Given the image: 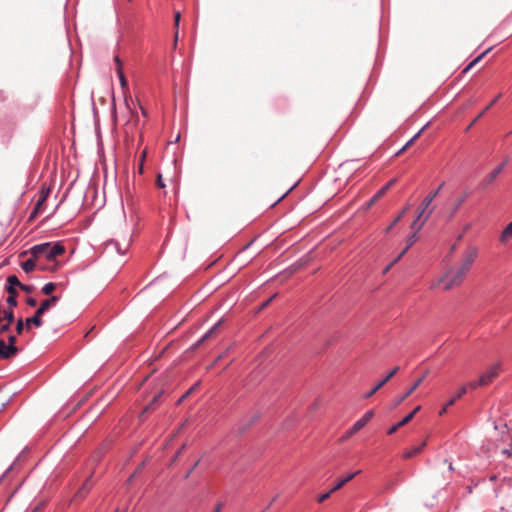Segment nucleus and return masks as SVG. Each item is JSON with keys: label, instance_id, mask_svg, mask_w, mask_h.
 <instances>
[{"label": "nucleus", "instance_id": "nucleus-50", "mask_svg": "<svg viewBox=\"0 0 512 512\" xmlns=\"http://www.w3.org/2000/svg\"><path fill=\"white\" fill-rule=\"evenodd\" d=\"M194 389V387L190 388L179 400V402H181L184 398H186L190 393H192V390Z\"/></svg>", "mask_w": 512, "mask_h": 512}, {"label": "nucleus", "instance_id": "nucleus-49", "mask_svg": "<svg viewBox=\"0 0 512 512\" xmlns=\"http://www.w3.org/2000/svg\"><path fill=\"white\" fill-rule=\"evenodd\" d=\"M194 389V387L190 388L179 400V402H181L184 398H186L190 393H192V390Z\"/></svg>", "mask_w": 512, "mask_h": 512}, {"label": "nucleus", "instance_id": "nucleus-19", "mask_svg": "<svg viewBox=\"0 0 512 512\" xmlns=\"http://www.w3.org/2000/svg\"><path fill=\"white\" fill-rule=\"evenodd\" d=\"M21 267L25 273L32 272L36 267V261L35 258H30L24 262H22Z\"/></svg>", "mask_w": 512, "mask_h": 512}, {"label": "nucleus", "instance_id": "nucleus-40", "mask_svg": "<svg viewBox=\"0 0 512 512\" xmlns=\"http://www.w3.org/2000/svg\"><path fill=\"white\" fill-rule=\"evenodd\" d=\"M156 184H157V186L159 188H164L165 187V184H164V181H163V178H162L161 174H158L157 180H156Z\"/></svg>", "mask_w": 512, "mask_h": 512}, {"label": "nucleus", "instance_id": "nucleus-18", "mask_svg": "<svg viewBox=\"0 0 512 512\" xmlns=\"http://www.w3.org/2000/svg\"><path fill=\"white\" fill-rule=\"evenodd\" d=\"M501 97V95H497L484 109L480 112L477 117L471 122L467 129H470Z\"/></svg>", "mask_w": 512, "mask_h": 512}, {"label": "nucleus", "instance_id": "nucleus-33", "mask_svg": "<svg viewBox=\"0 0 512 512\" xmlns=\"http://www.w3.org/2000/svg\"><path fill=\"white\" fill-rule=\"evenodd\" d=\"M4 318L7 320V323L11 324L14 321V312L12 310H5Z\"/></svg>", "mask_w": 512, "mask_h": 512}, {"label": "nucleus", "instance_id": "nucleus-55", "mask_svg": "<svg viewBox=\"0 0 512 512\" xmlns=\"http://www.w3.org/2000/svg\"><path fill=\"white\" fill-rule=\"evenodd\" d=\"M275 501V498L272 499V501L269 503V507L272 506V503Z\"/></svg>", "mask_w": 512, "mask_h": 512}, {"label": "nucleus", "instance_id": "nucleus-6", "mask_svg": "<svg viewBox=\"0 0 512 512\" xmlns=\"http://www.w3.org/2000/svg\"><path fill=\"white\" fill-rule=\"evenodd\" d=\"M509 162V158H505L502 163L495 167L489 174H487L479 183L478 188L485 190L487 189L504 170Z\"/></svg>", "mask_w": 512, "mask_h": 512}, {"label": "nucleus", "instance_id": "nucleus-58", "mask_svg": "<svg viewBox=\"0 0 512 512\" xmlns=\"http://www.w3.org/2000/svg\"><path fill=\"white\" fill-rule=\"evenodd\" d=\"M39 509V507H35L32 512H36Z\"/></svg>", "mask_w": 512, "mask_h": 512}, {"label": "nucleus", "instance_id": "nucleus-20", "mask_svg": "<svg viewBox=\"0 0 512 512\" xmlns=\"http://www.w3.org/2000/svg\"><path fill=\"white\" fill-rule=\"evenodd\" d=\"M490 48L485 50L479 56H477L474 60H472L462 71V73H467L472 67H474L488 52Z\"/></svg>", "mask_w": 512, "mask_h": 512}, {"label": "nucleus", "instance_id": "nucleus-15", "mask_svg": "<svg viewBox=\"0 0 512 512\" xmlns=\"http://www.w3.org/2000/svg\"><path fill=\"white\" fill-rule=\"evenodd\" d=\"M7 293L9 294V296L7 297L6 301H7V304L10 306V307H16L18 302H17V291L15 288H12V287H5Z\"/></svg>", "mask_w": 512, "mask_h": 512}, {"label": "nucleus", "instance_id": "nucleus-29", "mask_svg": "<svg viewBox=\"0 0 512 512\" xmlns=\"http://www.w3.org/2000/svg\"><path fill=\"white\" fill-rule=\"evenodd\" d=\"M222 319L218 320L206 333L208 335V338H211L215 333L218 331L219 327L222 324Z\"/></svg>", "mask_w": 512, "mask_h": 512}, {"label": "nucleus", "instance_id": "nucleus-35", "mask_svg": "<svg viewBox=\"0 0 512 512\" xmlns=\"http://www.w3.org/2000/svg\"><path fill=\"white\" fill-rule=\"evenodd\" d=\"M257 419H258V415H254V416L249 420V422H248L246 425H244L243 427H240V428H239V431H240V432H244V431L248 428V426L252 425V424H253Z\"/></svg>", "mask_w": 512, "mask_h": 512}, {"label": "nucleus", "instance_id": "nucleus-26", "mask_svg": "<svg viewBox=\"0 0 512 512\" xmlns=\"http://www.w3.org/2000/svg\"><path fill=\"white\" fill-rule=\"evenodd\" d=\"M56 289V283L54 282H48L46 283L42 288L41 292L44 295H50L54 290Z\"/></svg>", "mask_w": 512, "mask_h": 512}, {"label": "nucleus", "instance_id": "nucleus-44", "mask_svg": "<svg viewBox=\"0 0 512 512\" xmlns=\"http://www.w3.org/2000/svg\"><path fill=\"white\" fill-rule=\"evenodd\" d=\"M10 325H11L10 323H6V324L1 325L0 333H5V332L9 331Z\"/></svg>", "mask_w": 512, "mask_h": 512}, {"label": "nucleus", "instance_id": "nucleus-23", "mask_svg": "<svg viewBox=\"0 0 512 512\" xmlns=\"http://www.w3.org/2000/svg\"><path fill=\"white\" fill-rule=\"evenodd\" d=\"M509 238H512V221L505 227L500 236L501 241H506Z\"/></svg>", "mask_w": 512, "mask_h": 512}, {"label": "nucleus", "instance_id": "nucleus-27", "mask_svg": "<svg viewBox=\"0 0 512 512\" xmlns=\"http://www.w3.org/2000/svg\"><path fill=\"white\" fill-rule=\"evenodd\" d=\"M466 393V386H463L460 388V390L457 392L456 395H454V397H452L448 403H447V406H452L455 401L459 398H461L464 394Z\"/></svg>", "mask_w": 512, "mask_h": 512}, {"label": "nucleus", "instance_id": "nucleus-56", "mask_svg": "<svg viewBox=\"0 0 512 512\" xmlns=\"http://www.w3.org/2000/svg\"><path fill=\"white\" fill-rule=\"evenodd\" d=\"M141 110H142V113H143L144 115H146V111L144 110V108H142V107H141Z\"/></svg>", "mask_w": 512, "mask_h": 512}, {"label": "nucleus", "instance_id": "nucleus-11", "mask_svg": "<svg viewBox=\"0 0 512 512\" xmlns=\"http://www.w3.org/2000/svg\"><path fill=\"white\" fill-rule=\"evenodd\" d=\"M48 194H49V189L46 191H42L40 197L38 198V200L34 206V209L32 210V212L29 215V220H33L39 213H41L42 206L46 202Z\"/></svg>", "mask_w": 512, "mask_h": 512}, {"label": "nucleus", "instance_id": "nucleus-34", "mask_svg": "<svg viewBox=\"0 0 512 512\" xmlns=\"http://www.w3.org/2000/svg\"><path fill=\"white\" fill-rule=\"evenodd\" d=\"M389 189V184H386L384 187H382L376 194L375 196L371 199V202H373L375 199L381 197L382 195L385 194V192Z\"/></svg>", "mask_w": 512, "mask_h": 512}, {"label": "nucleus", "instance_id": "nucleus-4", "mask_svg": "<svg viewBox=\"0 0 512 512\" xmlns=\"http://www.w3.org/2000/svg\"><path fill=\"white\" fill-rule=\"evenodd\" d=\"M59 300L60 296L57 295H52L50 298L43 300L39 308L35 311L34 315L32 317L26 318V328L29 329L30 325H34L36 327L42 326V315L51 307H54Z\"/></svg>", "mask_w": 512, "mask_h": 512}, {"label": "nucleus", "instance_id": "nucleus-10", "mask_svg": "<svg viewBox=\"0 0 512 512\" xmlns=\"http://www.w3.org/2000/svg\"><path fill=\"white\" fill-rule=\"evenodd\" d=\"M18 353L17 347H12L0 338V359H10Z\"/></svg>", "mask_w": 512, "mask_h": 512}, {"label": "nucleus", "instance_id": "nucleus-43", "mask_svg": "<svg viewBox=\"0 0 512 512\" xmlns=\"http://www.w3.org/2000/svg\"><path fill=\"white\" fill-rule=\"evenodd\" d=\"M180 18H181V14L179 11H177L174 15V22H175V26L178 27L179 26V22H180Z\"/></svg>", "mask_w": 512, "mask_h": 512}, {"label": "nucleus", "instance_id": "nucleus-54", "mask_svg": "<svg viewBox=\"0 0 512 512\" xmlns=\"http://www.w3.org/2000/svg\"><path fill=\"white\" fill-rule=\"evenodd\" d=\"M395 182L394 179L390 180L387 184H389V187Z\"/></svg>", "mask_w": 512, "mask_h": 512}, {"label": "nucleus", "instance_id": "nucleus-48", "mask_svg": "<svg viewBox=\"0 0 512 512\" xmlns=\"http://www.w3.org/2000/svg\"><path fill=\"white\" fill-rule=\"evenodd\" d=\"M111 244L114 245L115 249L120 253V254H124V251H121L120 249V246H119V243L118 242H115V241H112Z\"/></svg>", "mask_w": 512, "mask_h": 512}, {"label": "nucleus", "instance_id": "nucleus-1", "mask_svg": "<svg viewBox=\"0 0 512 512\" xmlns=\"http://www.w3.org/2000/svg\"><path fill=\"white\" fill-rule=\"evenodd\" d=\"M477 256L478 249L476 247L471 246L465 250L460 266L450 267L438 280L439 283L444 284V290H450L454 287L460 286L463 283Z\"/></svg>", "mask_w": 512, "mask_h": 512}, {"label": "nucleus", "instance_id": "nucleus-30", "mask_svg": "<svg viewBox=\"0 0 512 512\" xmlns=\"http://www.w3.org/2000/svg\"><path fill=\"white\" fill-rule=\"evenodd\" d=\"M222 319L218 320L206 333L208 335V338H211L215 333L218 331L219 327L222 324Z\"/></svg>", "mask_w": 512, "mask_h": 512}, {"label": "nucleus", "instance_id": "nucleus-13", "mask_svg": "<svg viewBox=\"0 0 512 512\" xmlns=\"http://www.w3.org/2000/svg\"><path fill=\"white\" fill-rule=\"evenodd\" d=\"M426 377V373L424 375H422L420 378H418L412 385L411 387H409L405 393L403 395H401L399 397V399L397 400L396 404H400L402 403L409 395H411L419 386L420 384L423 382V380L425 379Z\"/></svg>", "mask_w": 512, "mask_h": 512}, {"label": "nucleus", "instance_id": "nucleus-8", "mask_svg": "<svg viewBox=\"0 0 512 512\" xmlns=\"http://www.w3.org/2000/svg\"><path fill=\"white\" fill-rule=\"evenodd\" d=\"M414 232L407 238V246L404 248V250L384 269V273L390 270V268L397 263L402 256L408 251V249L416 242L417 240V233L416 229H413Z\"/></svg>", "mask_w": 512, "mask_h": 512}, {"label": "nucleus", "instance_id": "nucleus-59", "mask_svg": "<svg viewBox=\"0 0 512 512\" xmlns=\"http://www.w3.org/2000/svg\"><path fill=\"white\" fill-rule=\"evenodd\" d=\"M115 512H119V510L117 509Z\"/></svg>", "mask_w": 512, "mask_h": 512}, {"label": "nucleus", "instance_id": "nucleus-37", "mask_svg": "<svg viewBox=\"0 0 512 512\" xmlns=\"http://www.w3.org/2000/svg\"><path fill=\"white\" fill-rule=\"evenodd\" d=\"M421 133V131H419L412 139H410L406 144L405 146L399 150L396 155H399L400 153H402L418 136L419 134Z\"/></svg>", "mask_w": 512, "mask_h": 512}, {"label": "nucleus", "instance_id": "nucleus-5", "mask_svg": "<svg viewBox=\"0 0 512 512\" xmlns=\"http://www.w3.org/2000/svg\"><path fill=\"white\" fill-rule=\"evenodd\" d=\"M374 416L373 410H368L365 414L357 420L352 427H350L341 437V440H346L359 432Z\"/></svg>", "mask_w": 512, "mask_h": 512}, {"label": "nucleus", "instance_id": "nucleus-3", "mask_svg": "<svg viewBox=\"0 0 512 512\" xmlns=\"http://www.w3.org/2000/svg\"><path fill=\"white\" fill-rule=\"evenodd\" d=\"M65 252L64 246L60 242L54 244L45 242L34 245L30 248L29 253L34 258L44 257L47 260H54L57 256L62 255Z\"/></svg>", "mask_w": 512, "mask_h": 512}, {"label": "nucleus", "instance_id": "nucleus-25", "mask_svg": "<svg viewBox=\"0 0 512 512\" xmlns=\"http://www.w3.org/2000/svg\"><path fill=\"white\" fill-rule=\"evenodd\" d=\"M91 477L92 476H89L86 479V481L84 482V484L82 485V487L78 490V495L82 496V495L86 494L89 491V489L92 486Z\"/></svg>", "mask_w": 512, "mask_h": 512}, {"label": "nucleus", "instance_id": "nucleus-17", "mask_svg": "<svg viewBox=\"0 0 512 512\" xmlns=\"http://www.w3.org/2000/svg\"><path fill=\"white\" fill-rule=\"evenodd\" d=\"M115 62L117 65V74L119 76L120 84L122 87H125L127 85V80L125 78V75L123 73L122 69V61L119 59L118 56L115 57Z\"/></svg>", "mask_w": 512, "mask_h": 512}, {"label": "nucleus", "instance_id": "nucleus-42", "mask_svg": "<svg viewBox=\"0 0 512 512\" xmlns=\"http://www.w3.org/2000/svg\"><path fill=\"white\" fill-rule=\"evenodd\" d=\"M16 341H17L16 336H14V335H10V336L8 337V343H7V344H8L9 346L16 347V345H15V344H16Z\"/></svg>", "mask_w": 512, "mask_h": 512}, {"label": "nucleus", "instance_id": "nucleus-47", "mask_svg": "<svg viewBox=\"0 0 512 512\" xmlns=\"http://www.w3.org/2000/svg\"><path fill=\"white\" fill-rule=\"evenodd\" d=\"M222 508H223V503H222V502H219V503L215 506V508H214V510H213L212 512H221Z\"/></svg>", "mask_w": 512, "mask_h": 512}, {"label": "nucleus", "instance_id": "nucleus-41", "mask_svg": "<svg viewBox=\"0 0 512 512\" xmlns=\"http://www.w3.org/2000/svg\"><path fill=\"white\" fill-rule=\"evenodd\" d=\"M26 304H27L28 306H30V307H34V306H36V305H37V301H36V299H35V298H33V297H28V298L26 299Z\"/></svg>", "mask_w": 512, "mask_h": 512}, {"label": "nucleus", "instance_id": "nucleus-52", "mask_svg": "<svg viewBox=\"0 0 512 512\" xmlns=\"http://www.w3.org/2000/svg\"><path fill=\"white\" fill-rule=\"evenodd\" d=\"M13 468V465H11L10 467L7 468V470L4 472V474L2 475V477L0 478V480L6 475L8 474Z\"/></svg>", "mask_w": 512, "mask_h": 512}, {"label": "nucleus", "instance_id": "nucleus-7", "mask_svg": "<svg viewBox=\"0 0 512 512\" xmlns=\"http://www.w3.org/2000/svg\"><path fill=\"white\" fill-rule=\"evenodd\" d=\"M499 372V365H492L487 370L480 375V383L483 384V386H487L498 376Z\"/></svg>", "mask_w": 512, "mask_h": 512}, {"label": "nucleus", "instance_id": "nucleus-14", "mask_svg": "<svg viewBox=\"0 0 512 512\" xmlns=\"http://www.w3.org/2000/svg\"><path fill=\"white\" fill-rule=\"evenodd\" d=\"M359 473L360 471H356L339 479L337 483L331 488V492H336L337 490L341 489L347 482L351 481Z\"/></svg>", "mask_w": 512, "mask_h": 512}, {"label": "nucleus", "instance_id": "nucleus-24", "mask_svg": "<svg viewBox=\"0 0 512 512\" xmlns=\"http://www.w3.org/2000/svg\"><path fill=\"white\" fill-rule=\"evenodd\" d=\"M162 391L158 392L157 394H155L152 398V400L150 401V403L145 407L144 409V412H147L149 410H152L154 409V406L158 403L159 399L161 398L162 396Z\"/></svg>", "mask_w": 512, "mask_h": 512}, {"label": "nucleus", "instance_id": "nucleus-39", "mask_svg": "<svg viewBox=\"0 0 512 512\" xmlns=\"http://www.w3.org/2000/svg\"><path fill=\"white\" fill-rule=\"evenodd\" d=\"M276 296H277V294L273 295L272 297H270L269 299H267L266 301H264V302L261 304V306H260L259 310H263L264 308H266V307L271 303V301H272Z\"/></svg>", "mask_w": 512, "mask_h": 512}, {"label": "nucleus", "instance_id": "nucleus-46", "mask_svg": "<svg viewBox=\"0 0 512 512\" xmlns=\"http://www.w3.org/2000/svg\"><path fill=\"white\" fill-rule=\"evenodd\" d=\"M207 339H209V338H208L207 333H205V334H203V335L201 336V338L197 341L196 345H197V346H198V345H200L201 343H203V342H204V341H206Z\"/></svg>", "mask_w": 512, "mask_h": 512}, {"label": "nucleus", "instance_id": "nucleus-28", "mask_svg": "<svg viewBox=\"0 0 512 512\" xmlns=\"http://www.w3.org/2000/svg\"><path fill=\"white\" fill-rule=\"evenodd\" d=\"M222 319L218 320L206 333L208 335V338H211L215 333L218 331L219 327L222 324Z\"/></svg>", "mask_w": 512, "mask_h": 512}, {"label": "nucleus", "instance_id": "nucleus-31", "mask_svg": "<svg viewBox=\"0 0 512 512\" xmlns=\"http://www.w3.org/2000/svg\"><path fill=\"white\" fill-rule=\"evenodd\" d=\"M26 324H25V321H23V319H18L17 323H16V332L17 334H22L23 331H24V328H25Z\"/></svg>", "mask_w": 512, "mask_h": 512}, {"label": "nucleus", "instance_id": "nucleus-36", "mask_svg": "<svg viewBox=\"0 0 512 512\" xmlns=\"http://www.w3.org/2000/svg\"><path fill=\"white\" fill-rule=\"evenodd\" d=\"M332 493H333V492H331V489H330L328 492H326V493H324V494H321V495L318 497V499H317L318 503H323L325 500H327V499L330 497V495H331Z\"/></svg>", "mask_w": 512, "mask_h": 512}, {"label": "nucleus", "instance_id": "nucleus-21", "mask_svg": "<svg viewBox=\"0 0 512 512\" xmlns=\"http://www.w3.org/2000/svg\"><path fill=\"white\" fill-rule=\"evenodd\" d=\"M468 195L469 194L466 192L456 200L451 216H453L457 212V210L463 205V203L467 200Z\"/></svg>", "mask_w": 512, "mask_h": 512}, {"label": "nucleus", "instance_id": "nucleus-16", "mask_svg": "<svg viewBox=\"0 0 512 512\" xmlns=\"http://www.w3.org/2000/svg\"><path fill=\"white\" fill-rule=\"evenodd\" d=\"M425 445H426V442L424 441L420 445H417V446L407 449L403 453V457L406 459L414 457L415 455L419 454L422 451V449Z\"/></svg>", "mask_w": 512, "mask_h": 512}, {"label": "nucleus", "instance_id": "nucleus-51", "mask_svg": "<svg viewBox=\"0 0 512 512\" xmlns=\"http://www.w3.org/2000/svg\"><path fill=\"white\" fill-rule=\"evenodd\" d=\"M449 406H447V404L445 406L442 407V409L440 410L439 414L440 415H443L444 413L447 412V409H448Z\"/></svg>", "mask_w": 512, "mask_h": 512}, {"label": "nucleus", "instance_id": "nucleus-22", "mask_svg": "<svg viewBox=\"0 0 512 512\" xmlns=\"http://www.w3.org/2000/svg\"><path fill=\"white\" fill-rule=\"evenodd\" d=\"M6 281H7L6 287H12V288L16 289V287H20V285H21V282L19 281V279L16 275H9L7 277Z\"/></svg>", "mask_w": 512, "mask_h": 512}, {"label": "nucleus", "instance_id": "nucleus-57", "mask_svg": "<svg viewBox=\"0 0 512 512\" xmlns=\"http://www.w3.org/2000/svg\"><path fill=\"white\" fill-rule=\"evenodd\" d=\"M404 214L400 213L397 217H400V219L403 217Z\"/></svg>", "mask_w": 512, "mask_h": 512}, {"label": "nucleus", "instance_id": "nucleus-45", "mask_svg": "<svg viewBox=\"0 0 512 512\" xmlns=\"http://www.w3.org/2000/svg\"><path fill=\"white\" fill-rule=\"evenodd\" d=\"M399 221H400V217H396V218L394 219V221H392V223L387 227L386 231H387V232H388V231H390V230L392 229V227H393L396 223H398Z\"/></svg>", "mask_w": 512, "mask_h": 512}, {"label": "nucleus", "instance_id": "nucleus-9", "mask_svg": "<svg viewBox=\"0 0 512 512\" xmlns=\"http://www.w3.org/2000/svg\"><path fill=\"white\" fill-rule=\"evenodd\" d=\"M399 370V367L393 368L382 380L379 382L365 394V398L372 397L380 388H382Z\"/></svg>", "mask_w": 512, "mask_h": 512}, {"label": "nucleus", "instance_id": "nucleus-38", "mask_svg": "<svg viewBox=\"0 0 512 512\" xmlns=\"http://www.w3.org/2000/svg\"><path fill=\"white\" fill-rule=\"evenodd\" d=\"M19 288L26 293H31L34 290V287L32 285H26L22 283Z\"/></svg>", "mask_w": 512, "mask_h": 512}, {"label": "nucleus", "instance_id": "nucleus-12", "mask_svg": "<svg viewBox=\"0 0 512 512\" xmlns=\"http://www.w3.org/2000/svg\"><path fill=\"white\" fill-rule=\"evenodd\" d=\"M420 410V406L416 407L412 412H410L408 415H406L401 421H399L397 424L393 425L389 428L387 433L389 435L395 433L400 427L406 425L408 422H410L415 414Z\"/></svg>", "mask_w": 512, "mask_h": 512}, {"label": "nucleus", "instance_id": "nucleus-32", "mask_svg": "<svg viewBox=\"0 0 512 512\" xmlns=\"http://www.w3.org/2000/svg\"><path fill=\"white\" fill-rule=\"evenodd\" d=\"M465 386H466V390H467L468 388H469V389L474 390V389H476V388H478V387H480V386H483V384H482V383H480V378H479V379H478V380H476V381H470V382H469L467 385H465Z\"/></svg>", "mask_w": 512, "mask_h": 512}, {"label": "nucleus", "instance_id": "nucleus-2", "mask_svg": "<svg viewBox=\"0 0 512 512\" xmlns=\"http://www.w3.org/2000/svg\"><path fill=\"white\" fill-rule=\"evenodd\" d=\"M444 183H442L436 190L431 191L421 202L418 210L419 213L416 217V219L412 222L410 228L416 229V231H420L425 222L428 220L430 215L432 214L434 210V206L431 207V204L433 200L437 197L440 190L442 189Z\"/></svg>", "mask_w": 512, "mask_h": 512}, {"label": "nucleus", "instance_id": "nucleus-53", "mask_svg": "<svg viewBox=\"0 0 512 512\" xmlns=\"http://www.w3.org/2000/svg\"><path fill=\"white\" fill-rule=\"evenodd\" d=\"M408 209H409V205H407V206H406V207L401 211V213H402V214H405V213L407 212V210H408Z\"/></svg>", "mask_w": 512, "mask_h": 512}]
</instances>
